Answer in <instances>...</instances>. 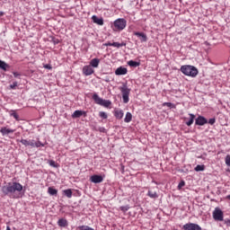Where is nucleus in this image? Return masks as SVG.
I'll use <instances>...</instances> for the list:
<instances>
[{"instance_id": "9d476101", "label": "nucleus", "mask_w": 230, "mask_h": 230, "mask_svg": "<svg viewBox=\"0 0 230 230\" xmlns=\"http://www.w3.org/2000/svg\"><path fill=\"white\" fill-rule=\"evenodd\" d=\"M15 132V129H11L6 127H3L0 128V133L2 136H8L9 134H13Z\"/></svg>"}, {"instance_id": "a18cd8bd", "label": "nucleus", "mask_w": 230, "mask_h": 230, "mask_svg": "<svg viewBox=\"0 0 230 230\" xmlns=\"http://www.w3.org/2000/svg\"><path fill=\"white\" fill-rule=\"evenodd\" d=\"M6 230H12V229L10 228V226H7V227H6Z\"/></svg>"}, {"instance_id": "7ed1b4c3", "label": "nucleus", "mask_w": 230, "mask_h": 230, "mask_svg": "<svg viewBox=\"0 0 230 230\" xmlns=\"http://www.w3.org/2000/svg\"><path fill=\"white\" fill-rule=\"evenodd\" d=\"M113 26L115 30L121 31L127 28V20L123 18H119L114 21Z\"/></svg>"}, {"instance_id": "2eb2a0df", "label": "nucleus", "mask_w": 230, "mask_h": 230, "mask_svg": "<svg viewBox=\"0 0 230 230\" xmlns=\"http://www.w3.org/2000/svg\"><path fill=\"white\" fill-rule=\"evenodd\" d=\"M84 114L85 116V111H82L80 110H77V111L73 112L72 118H74V119L75 118H81V116H84Z\"/></svg>"}, {"instance_id": "cd10ccee", "label": "nucleus", "mask_w": 230, "mask_h": 230, "mask_svg": "<svg viewBox=\"0 0 230 230\" xmlns=\"http://www.w3.org/2000/svg\"><path fill=\"white\" fill-rule=\"evenodd\" d=\"M112 102H111V101L109 100H103L102 103L101 104L102 107H111V104Z\"/></svg>"}, {"instance_id": "7c9ffc66", "label": "nucleus", "mask_w": 230, "mask_h": 230, "mask_svg": "<svg viewBox=\"0 0 230 230\" xmlns=\"http://www.w3.org/2000/svg\"><path fill=\"white\" fill-rule=\"evenodd\" d=\"M20 143H22V145H23L24 146H30V140L28 139H22L20 140Z\"/></svg>"}, {"instance_id": "f8f14e48", "label": "nucleus", "mask_w": 230, "mask_h": 230, "mask_svg": "<svg viewBox=\"0 0 230 230\" xmlns=\"http://www.w3.org/2000/svg\"><path fill=\"white\" fill-rule=\"evenodd\" d=\"M134 35H136V37H139L141 42H146L148 40V38L146 37V34H145V32H134Z\"/></svg>"}, {"instance_id": "473e14b6", "label": "nucleus", "mask_w": 230, "mask_h": 230, "mask_svg": "<svg viewBox=\"0 0 230 230\" xmlns=\"http://www.w3.org/2000/svg\"><path fill=\"white\" fill-rule=\"evenodd\" d=\"M99 116L102 118V119H107L108 118V115L104 111H100Z\"/></svg>"}, {"instance_id": "c9c22d12", "label": "nucleus", "mask_w": 230, "mask_h": 230, "mask_svg": "<svg viewBox=\"0 0 230 230\" xmlns=\"http://www.w3.org/2000/svg\"><path fill=\"white\" fill-rule=\"evenodd\" d=\"M226 166H230V155H227L226 156Z\"/></svg>"}, {"instance_id": "58836bf2", "label": "nucleus", "mask_w": 230, "mask_h": 230, "mask_svg": "<svg viewBox=\"0 0 230 230\" xmlns=\"http://www.w3.org/2000/svg\"><path fill=\"white\" fill-rule=\"evenodd\" d=\"M186 182H184V181H181L179 185H178V190H181V188H183V186H185Z\"/></svg>"}, {"instance_id": "412c9836", "label": "nucleus", "mask_w": 230, "mask_h": 230, "mask_svg": "<svg viewBox=\"0 0 230 230\" xmlns=\"http://www.w3.org/2000/svg\"><path fill=\"white\" fill-rule=\"evenodd\" d=\"M63 193L66 197H67V199H71V197H73V190L70 189L63 190Z\"/></svg>"}, {"instance_id": "a211bd4d", "label": "nucleus", "mask_w": 230, "mask_h": 230, "mask_svg": "<svg viewBox=\"0 0 230 230\" xmlns=\"http://www.w3.org/2000/svg\"><path fill=\"white\" fill-rule=\"evenodd\" d=\"M91 67H98L100 66V60L98 58H93L90 62Z\"/></svg>"}, {"instance_id": "393cba45", "label": "nucleus", "mask_w": 230, "mask_h": 230, "mask_svg": "<svg viewBox=\"0 0 230 230\" xmlns=\"http://www.w3.org/2000/svg\"><path fill=\"white\" fill-rule=\"evenodd\" d=\"M111 46L113 48H123V46H127V43H125V42H121V43H119V42H113V43H111Z\"/></svg>"}, {"instance_id": "6ab92c4d", "label": "nucleus", "mask_w": 230, "mask_h": 230, "mask_svg": "<svg viewBox=\"0 0 230 230\" xmlns=\"http://www.w3.org/2000/svg\"><path fill=\"white\" fill-rule=\"evenodd\" d=\"M128 65L130 66V67H139V66H141V63L137 62V61H134V60H129L128 62Z\"/></svg>"}, {"instance_id": "c85d7f7f", "label": "nucleus", "mask_w": 230, "mask_h": 230, "mask_svg": "<svg viewBox=\"0 0 230 230\" xmlns=\"http://www.w3.org/2000/svg\"><path fill=\"white\" fill-rule=\"evenodd\" d=\"M164 107H169L170 109H175V104L172 102H164L163 103Z\"/></svg>"}, {"instance_id": "bb28decb", "label": "nucleus", "mask_w": 230, "mask_h": 230, "mask_svg": "<svg viewBox=\"0 0 230 230\" xmlns=\"http://www.w3.org/2000/svg\"><path fill=\"white\" fill-rule=\"evenodd\" d=\"M48 193L53 196V195H57L58 193V190H57V189H54L53 187H49Z\"/></svg>"}, {"instance_id": "9b49d317", "label": "nucleus", "mask_w": 230, "mask_h": 230, "mask_svg": "<svg viewBox=\"0 0 230 230\" xmlns=\"http://www.w3.org/2000/svg\"><path fill=\"white\" fill-rule=\"evenodd\" d=\"M127 73H128V70L123 66L118 67L115 71V75H117V76L127 75Z\"/></svg>"}, {"instance_id": "4be33fe9", "label": "nucleus", "mask_w": 230, "mask_h": 230, "mask_svg": "<svg viewBox=\"0 0 230 230\" xmlns=\"http://www.w3.org/2000/svg\"><path fill=\"white\" fill-rule=\"evenodd\" d=\"M10 116L14 118V119H16V121L21 120V119L19 118V114H17V112H15V111H13V110L10 111Z\"/></svg>"}, {"instance_id": "f704fd0d", "label": "nucleus", "mask_w": 230, "mask_h": 230, "mask_svg": "<svg viewBox=\"0 0 230 230\" xmlns=\"http://www.w3.org/2000/svg\"><path fill=\"white\" fill-rule=\"evenodd\" d=\"M35 140L34 139H31V140H29V146H31V148H35Z\"/></svg>"}, {"instance_id": "ddd939ff", "label": "nucleus", "mask_w": 230, "mask_h": 230, "mask_svg": "<svg viewBox=\"0 0 230 230\" xmlns=\"http://www.w3.org/2000/svg\"><path fill=\"white\" fill-rule=\"evenodd\" d=\"M92 21H93L95 24H99V26H103V18H98V16L93 15L92 16Z\"/></svg>"}, {"instance_id": "c03bdc74", "label": "nucleus", "mask_w": 230, "mask_h": 230, "mask_svg": "<svg viewBox=\"0 0 230 230\" xmlns=\"http://www.w3.org/2000/svg\"><path fill=\"white\" fill-rule=\"evenodd\" d=\"M227 226H230V219L226 221Z\"/></svg>"}, {"instance_id": "f257e3e1", "label": "nucleus", "mask_w": 230, "mask_h": 230, "mask_svg": "<svg viewBox=\"0 0 230 230\" xmlns=\"http://www.w3.org/2000/svg\"><path fill=\"white\" fill-rule=\"evenodd\" d=\"M2 193L9 199H21L22 197V185L17 181L8 182L2 187Z\"/></svg>"}, {"instance_id": "ea45409f", "label": "nucleus", "mask_w": 230, "mask_h": 230, "mask_svg": "<svg viewBox=\"0 0 230 230\" xmlns=\"http://www.w3.org/2000/svg\"><path fill=\"white\" fill-rule=\"evenodd\" d=\"M49 165H50V166H53V168H56V167H57V164H56L55 161H53V160H51V161L49 162Z\"/></svg>"}, {"instance_id": "e433bc0d", "label": "nucleus", "mask_w": 230, "mask_h": 230, "mask_svg": "<svg viewBox=\"0 0 230 230\" xmlns=\"http://www.w3.org/2000/svg\"><path fill=\"white\" fill-rule=\"evenodd\" d=\"M217 119L215 118L209 119L208 123H209V125H215Z\"/></svg>"}, {"instance_id": "4468645a", "label": "nucleus", "mask_w": 230, "mask_h": 230, "mask_svg": "<svg viewBox=\"0 0 230 230\" xmlns=\"http://www.w3.org/2000/svg\"><path fill=\"white\" fill-rule=\"evenodd\" d=\"M93 100L97 103V105H102V103H103V99H102L98 93H94L93 95Z\"/></svg>"}, {"instance_id": "20e7f679", "label": "nucleus", "mask_w": 230, "mask_h": 230, "mask_svg": "<svg viewBox=\"0 0 230 230\" xmlns=\"http://www.w3.org/2000/svg\"><path fill=\"white\" fill-rule=\"evenodd\" d=\"M119 91L122 93V100L123 103H128V96L130 95V89L127 86V84H123L122 86L119 87Z\"/></svg>"}, {"instance_id": "c756f323", "label": "nucleus", "mask_w": 230, "mask_h": 230, "mask_svg": "<svg viewBox=\"0 0 230 230\" xmlns=\"http://www.w3.org/2000/svg\"><path fill=\"white\" fill-rule=\"evenodd\" d=\"M119 209L123 213H127V211H128L130 209V207L128 205H127V206L120 207Z\"/></svg>"}, {"instance_id": "39448f33", "label": "nucleus", "mask_w": 230, "mask_h": 230, "mask_svg": "<svg viewBox=\"0 0 230 230\" xmlns=\"http://www.w3.org/2000/svg\"><path fill=\"white\" fill-rule=\"evenodd\" d=\"M213 218L214 220H217L218 222L224 221V212L218 208H216L213 211Z\"/></svg>"}, {"instance_id": "6e6552de", "label": "nucleus", "mask_w": 230, "mask_h": 230, "mask_svg": "<svg viewBox=\"0 0 230 230\" xmlns=\"http://www.w3.org/2000/svg\"><path fill=\"white\" fill-rule=\"evenodd\" d=\"M83 73L85 76H91V75L94 73V69H93V66H84L83 67Z\"/></svg>"}, {"instance_id": "a19ab883", "label": "nucleus", "mask_w": 230, "mask_h": 230, "mask_svg": "<svg viewBox=\"0 0 230 230\" xmlns=\"http://www.w3.org/2000/svg\"><path fill=\"white\" fill-rule=\"evenodd\" d=\"M14 78H17L18 76H21V74L17 73V72H13V73Z\"/></svg>"}, {"instance_id": "b1692460", "label": "nucleus", "mask_w": 230, "mask_h": 230, "mask_svg": "<svg viewBox=\"0 0 230 230\" xmlns=\"http://www.w3.org/2000/svg\"><path fill=\"white\" fill-rule=\"evenodd\" d=\"M147 195L150 197V199H157V197H159L157 192L154 190H148Z\"/></svg>"}, {"instance_id": "f03ea898", "label": "nucleus", "mask_w": 230, "mask_h": 230, "mask_svg": "<svg viewBox=\"0 0 230 230\" xmlns=\"http://www.w3.org/2000/svg\"><path fill=\"white\" fill-rule=\"evenodd\" d=\"M181 71L186 76H192V78H195V76L199 75V70L197 69V67L190 65L181 66Z\"/></svg>"}, {"instance_id": "a878e982", "label": "nucleus", "mask_w": 230, "mask_h": 230, "mask_svg": "<svg viewBox=\"0 0 230 230\" xmlns=\"http://www.w3.org/2000/svg\"><path fill=\"white\" fill-rule=\"evenodd\" d=\"M10 67L6 62L0 60V69H3V71H6V68Z\"/></svg>"}, {"instance_id": "1a4fd4ad", "label": "nucleus", "mask_w": 230, "mask_h": 230, "mask_svg": "<svg viewBox=\"0 0 230 230\" xmlns=\"http://www.w3.org/2000/svg\"><path fill=\"white\" fill-rule=\"evenodd\" d=\"M208 123V119L202 116H199L196 119L195 125H199V127H202Z\"/></svg>"}, {"instance_id": "72a5a7b5", "label": "nucleus", "mask_w": 230, "mask_h": 230, "mask_svg": "<svg viewBox=\"0 0 230 230\" xmlns=\"http://www.w3.org/2000/svg\"><path fill=\"white\" fill-rule=\"evenodd\" d=\"M40 146H44V144H42L40 141L35 142L34 148H40Z\"/></svg>"}, {"instance_id": "5701e85b", "label": "nucleus", "mask_w": 230, "mask_h": 230, "mask_svg": "<svg viewBox=\"0 0 230 230\" xmlns=\"http://www.w3.org/2000/svg\"><path fill=\"white\" fill-rule=\"evenodd\" d=\"M115 118H117L118 119H121V118H123V111L121 110L115 111Z\"/></svg>"}, {"instance_id": "4c0bfd02", "label": "nucleus", "mask_w": 230, "mask_h": 230, "mask_svg": "<svg viewBox=\"0 0 230 230\" xmlns=\"http://www.w3.org/2000/svg\"><path fill=\"white\" fill-rule=\"evenodd\" d=\"M18 83L17 82H13L12 84H10V89H15V87H17Z\"/></svg>"}, {"instance_id": "79ce46f5", "label": "nucleus", "mask_w": 230, "mask_h": 230, "mask_svg": "<svg viewBox=\"0 0 230 230\" xmlns=\"http://www.w3.org/2000/svg\"><path fill=\"white\" fill-rule=\"evenodd\" d=\"M103 46H106V47L112 46V43L111 41H108L104 43Z\"/></svg>"}, {"instance_id": "423d86ee", "label": "nucleus", "mask_w": 230, "mask_h": 230, "mask_svg": "<svg viewBox=\"0 0 230 230\" xmlns=\"http://www.w3.org/2000/svg\"><path fill=\"white\" fill-rule=\"evenodd\" d=\"M182 230H202V227L195 223H187L183 225Z\"/></svg>"}, {"instance_id": "37998d69", "label": "nucleus", "mask_w": 230, "mask_h": 230, "mask_svg": "<svg viewBox=\"0 0 230 230\" xmlns=\"http://www.w3.org/2000/svg\"><path fill=\"white\" fill-rule=\"evenodd\" d=\"M45 69H51V65H44Z\"/></svg>"}, {"instance_id": "aec40b11", "label": "nucleus", "mask_w": 230, "mask_h": 230, "mask_svg": "<svg viewBox=\"0 0 230 230\" xmlns=\"http://www.w3.org/2000/svg\"><path fill=\"white\" fill-rule=\"evenodd\" d=\"M124 121L125 123H130L132 121V113L127 112Z\"/></svg>"}, {"instance_id": "dca6fc26", "label": "nucleus", "mask_w": 230, "mask_h": 230, "mask_svg": "<svg viewBox=\"0 0 230 230\" xmlns=\"http://www.w3.org/2000/svg\"><path fill=\"white\" fill-rule=\"evenodd\" d=\"M58 226L59 227H67V226H68L67 220L65 219V218H60V219L58 221Z\"/></svg>"}, {"instance_id": "0eeeda50", "label": "nucleus", "mask_w": 230, "mask_h": 230, "mask_svg": "<svg viewBox=\"0 0 230 230\" xmlns=\"http://www.w3.org/2000/svg\"><path fill=\"white\" fill-rule=\"evenodd\" d=\"M91 182H93L94 184H100V182H103V176L94 174L91 176L90 178Z\"/></svg>"}, {"instance_id": "f3484780", "label": "nucleus", "mask_w": 230, "mask_h": 230, "mask_svg": "<svg viewBox=\"0 0 230 230\" xmlns=\"http://www.w3.org/2000/svg\"><path fill=\"white\" fill-rule=\"evenodd\" d=\"M190 119L186 122L187 127H191L193 125V121H195V115L193 113L189 114Z\"/></svg>"}, {"instance_id": "2f4dec72", "label": "nucleus", "mask_w": 230, "mask_h": 230, "mask_svg": "<svg viewBox=\"0 0 230 230\" xmlns=\"http://www.w3.org/2000/svg\"><path fill=\"white\" fill-rule=\"evenodd\" d=\"M195 172H204V165H197L195 167Z\"/></svg>"}]
</instances>
